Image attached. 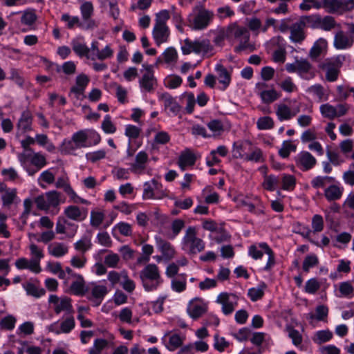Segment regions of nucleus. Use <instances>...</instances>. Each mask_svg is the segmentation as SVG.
I'll use <instances>...</instances> for the list:
<instances>
[{
    "mask_svg": "<svg viewBox=\"0 0 354 354\" xmlns=\"http://www.w3.org/2000/svg\"><path fill=\"white\" fill-rule=\"evenodd\" d=\"M64 214L66 218L80 222L87 217V210L76 205H69L64 209Z\"/></svg>",
    "mask_w": 354,
    "mask_h": 354,
    "instance_id": "10",
    "label": "nucleus"
},
{
    "mask_svg": "<svg viewBox=\"0 0 354 354\" xmlns=\"http://www.w3.org/2000/svg\"><path fill=\"white\" fill-rule=\"evenodd\" d=\"M10 79L21 88H24L26 85L24 78L22 77L21 73L17 69H11Z\"/></svg>",
    "mask_w": 354,
    "mask_h": 354,
    "instance_id": "50",
    "label": "nucleus"
},
{
    "mask_svg": "<svg viewBox=\"0 0 354 354\" xmlns=\"http://www.w3.org/2000/svg\"><path fill=\"white\" fill-rule=\"evenodd\" d=\"M140 277L145 289L151 291L160 284V274L158 268L155 264H148L140 272Z\"/></svg>",
    "mask_w": 354,
    "mask_h": 354,
    "instance_id": "3",
    "label": "nucleus"
},
{
    "mask_svg": "<svg viewBox=\"0 0 354 354\" xmlns=\"http://www.w3.org/2000/svg\"><path fill=\"white\" fill-rule=\"evenodd\" d=\"M297 73L303 78L310 79L315 75L314 73L311 71L312 65L306 59H297Z\"/></svg>",
    "mask_w": 354,
    "mask_h": 354,
    "instance_id": "18",
    "label": "nucleus"
},
{
    "mask_svg": "<svg viewBox=\"0 0 354 354\" xmlns=\"http://www.w3.org/2000/svg\"><path fill=\"white\" fill-rule=\"evenodd\" d=\"M89 82V78L85 74H80L76 77L75 86L71 88V92L78 95L83 94Z\"/></svg>",
    "mask_w": 354,
    "mask_h": 354,
    "instance_id": "23",
    "label": "nucleus"
},
{
    "mask_svg": "<svg viewBox=\"0 0 354 354\" xmlns=\"http://www.w3.org/2000/svg\"><path fill=\"white\" fill-rule=\"evenodd\" d=\"M266 288V285L263 283L258 288H252L248 290V296L253 301L260 299L264 294V289Z\"/></svg>",
    "mask_w": 354,
    "mask_h": 354,
    "instance_id": "40",
    "label": "nucleus"
},
{
    "mask_svg": "<svg viewBox=\"0 0 354 354\" xmlns=\"http://www.w3.org/2000/svg\"><path fill=\"white\" fill-rule=\"evenodd\" d=\"M159 249L161 250L163 256L168 259H172L175 255V250L170 243L161 239L157 240Z\"/></svg>",
    "mask_w": 354,
    "mask_h": 354,
    "instance_id": "32",
    "label": "nucleus"
},
{
    "mask_svg": "<svg viewBox=\"0 0 354 354\" xmlns=\"http://www.w3.org/2000/svg\"><path fill=\"white\" fill-rule=\"evenodd\" d=\"M181 50L184 55H188L191 53H198L197 40L192 41L189 39H185Z\"/></svg>",
    "mask_w": 354,
    "mask_h": 354,
    "instance_id": "41",
    "label": "nucleus"
},
{
    "mask_svg": "<svg viewBox=\"0 0 354 354\" xmlns=\"http://www.w3.org/2000/svg\"><path fill=\"white\" fill-rule=\"evenodd\" d=\"M344 189L336 185H332L324 190V196L328 201H335L342 196Z\"/></svg>",
    "mask_w": 354,
    "mask_h": 354,
    "instance_id": "25",
    "label": "nucleus"
},
{
    "mask_svg": "<svg viewBox=\"0 0 354 354\" xmlns=\"http://www.w3.org/2000/svg\"><path fill=\"white\" fill-rule=\"evenodd\" d=\"M215 70L217 73L218 81L226 88L231 82V74L222 64H217Z\"/></svg>",
    "mask_w": 354,
    "mask_h": 354,
    "instance_id": "27",
    "label": "nucleus"
},
{
    "mask_svg": "<svg viewBox=\"0 0 354 354\" xmlns=\"http://www.w3.org/2000/svg\"><path fill=\"white\" fill-rule=\"evenodd\" d=\"M195 161L194 155L190 151L186 150L179 156L178 165L182 170H185L187 167L193 165Z\"/></svg>",
    "mask_w": 354,
    "mask_h": 354,
    "instance_id": "31",
    "label": "nucleus"
},
{
    "mask_svg": "<svg viewBox=\"0 0 354 354\" xmlns=\"http://www.w3.org/2000/svg\"><path fill=\"white\" fill-rule=\"evenodd\" d=\"M37 20V15L32 10L25 11L21 18L22 24L27 26H32Z\"/></svg>",
    "mask_w": 354,
    "mask_h": 354,
    "instance_id": "52",
    "label": "nucleus"
},
{
    "mask_svg": "<svg viewBox=\"0 0 354 354\" xmlns=\"http://www.w3.org/2000/svg\"><path fill=\"white\" fill-rule=\"evenodd\" d=\"M322 68L326 71V78L329 82H334L337 79L339 74V65L335 62H326L322 64Z\"/></svg>",
    "mask_w": 354,
    "mask_h": 354,
    "instance_id": "21",
    "label": "nucleus"
},
{
    "mask_svg": "<svg viewBox=\"0 0 354 354\" xmlns=\"http://www.w3.org/2000/svg\"><path fill=\"white\" fill-rule=\"evenodd\" d=\"M54 310L56 314H59L62 311H66L67 313H71L72 305L71 299L68 297L61 298L60 301L56 306L54 307Z\"/></svg>",
    "mask_w": 354,
    "mask_h": 354,
    "instance_id": "37",
    "label": "nucleus"
},
{
    "mask_svg": "<svg viewBox=\"0 0 354 354\" xmlns=\"http://www.w3.org/2000/svg\"><path fill=\"white\" fill-rule=\"evenodd\" d=\"M104 214L102 212L92 211L91 212V225L94 227H99L103 222Z\"/></svg>",
    "mask_w": 354,
    "mask_h": 354,
    "instance_id": "57",
    "label": "nucleus"
},
{
    "mask_svg": "<svg viewBox=\"0 0 354 354\" xmlns=\"http://www.w3.org/2000/svg\"><path fill=\"white\" fill-rule=\"evenodd\" d=\"M171 288L174 290L180 292L186 288V277L185 274H181L178 278H176L171 281Z\"/></svg>",
    "mask_w": 354,
    "mask_h": 354,
    "instance_id": "43",
    "label": "nucleus"
},
{
    "mask_svg": "<svg viewBox=\"0 0 354 354\" xmlns=\"http://www.w3.org/2000/svg\"><path fill=\"white\" fill-rule=\"evenodd\" d=\"M198 53L207 54L210 53L213 47L208 39L197 40Z\"/></svg>",
    "mask_w": 354,
    "mask_h": 354,
    "instance_id": "55",
    "label": "nucleus"
},
{
    "mask_svg": "<svg viewBox=\"0 0 354 354\" xmlns=\"http://www.w3.org/2000/svg\"><path fill=\"white\" fill-rule=\"evenodd\" d=\"M92 247L91 240L88 236H83L74 244L76 250L84 254L87 250Z\"/></svg>",
    "mask_w": 354,
    "mask_h": 354,
    "instance_id": "35",
    "label": "nucleus"
},
{
    "mask_svg": "<svg viewBox=\"0 0 354 354\" xmlns=\"http://www.w3.org/2000/svg\"><path fill=\"white\" fill-rule=\"evenodd\" d=\"M317 162L316 159L307 151H302L298 156L297 164L304 170H308L313 168Z\"/></svg>",
    "mask_w": 354,
    "mask_h": 354,
    "instance_id": "19",
    "label": "nucleus"
},
{
    "mask_svg": "<svg viewBox=\"0 0 354 354\" xmlns=\"http://www.w3.org/2000/svg\"><path fill=\"white\" fill-rule=\"evenodd\" d=\"M26 290L28 295L35 297H39L44 295L46 292L44 288H39L32 283H28L26 286Z\"/></svg>",
    "mask_w": 354,
    "mask_h": 354,
    "instance_id": "59",
    "label": "nucleus"
},
{
    "mask_svg": "<svg viewBox=\"0 0 354 354\" xmlns=\"http://www.w3.org/2000/svg\"><path fill=\"white\" fill-rule=\"evenodd\" d=\"M148 160V155L145 151H140L136 156V161L131 165V171L137 172L145 168V164Z\"/></svg>",
    "mask_w": 354,
    "mask_h": 354,
    "instance_id": "33",
    "label": "nucleus"
},
{
    "mask_svg": "<svg viewBox=\"0 0 354 354\" xmlns=\"http://www.w3.org/2000/svg\"><path fill=\"white\" fill-rule=\"evenodd\" d=\"M322 7V2L317 0H303L299 6L300 9L305 11H308L311 8L319 9Z\"/></svg>",
    "mask_w": 354,
    "mask_h": 354,
    "instance_id": "49",
    "label": "nucleus"
},
{
    "mask_svg": "<svg viewBox=\"0 0 354 354\" xmlns=\"http://www.w3.org/2000/svg\"><path fill=\"white\" fill-rule=\"evenodd\" d=\"M102 128L104 131L106 133H113L116 131V127L113 124L111 120V117L106 115L102 123Z\"/></svg>",
    "mask_w": 354,
    "mask_h": 354,
    "instance_id": "61",
    "label": "nucleus"
},
{
    "mask_svg": "<svg viewBox=\"0 0 354 354\" xmlns=\"http://www.w3.org/2000/svg\"><path fill=\"white\" fill-rule=\"evenodd\" d=\"M182 243L183 250L192 254L201 252L205 249L204 241L197 236L196 228L192 226L187 228Z\"/></svg>",
    "mask_w": 354,
    "mask_h": 354,
    "instance_id": "2",
    "label": "nucleus"
},
{
    "mask_svg": "<svg viewBox=\"0 0 354 354\" xmlns=\"http://www.w3.org/2000/svg\"><path fill=\"white\" fill-rule=\"evenodd\" d=\"M145 71L140 80V86L145 91L150 92L153 89V85L155 84L156 80L153 75V71L152 70L151 66H145Z\"/></svg>",
    "mask_w": 354,
    "mask_h": 354,
    "instance_id": "12",
    "label": "nucleus"
},
{
    "mask_svg": "<svg viewBox=\"0 0 354 354\" xmlns=\"http://www.w3.org/2000/svg\"><path fill=\"white\" fill-rule=\"evenodd\" d=\"M30 162L35 166L37 169H40L47 164L46 158L42 154L34 152L31 157Z\"/></svg>",
    "mask_w": 354,
    "mask_h": 354,
    "instance_id": "54",
    "label": "nucleus"
},
{
    "mask_svg": "<svg viewBox=\"0 0 354 354\" xmlns=\"http://www.w3.org/2000/svg\"><path fill=\"white\" fill-rule=\"evenodd\" d=\"M170 18L168 10H162L156 15V24L159 26H167L166 22Z\"/></svg>",
    "mask_w": 354,
    "mask_h": 354,
    "instance_id": "63",
    "label": "nucleus"
},
{
    "mask_svg": "<svg viewBox=\"0 0 354 354\" xmlns=\"http://www.w3.org/2000/svg\"><path fill=\"white\" fill-rule=\"evenodd\" d=\"M257 125L258 129L261 130L270 129L274 127V121L272 118L264 116L258 119Z\"/></svg>",
    "mask_w": 354,
    "mask_h": 354,
    "instance_id": "45",
    "label": "nucleus"
},
{
    "mask_svg": "<svg viewBox=\"0 0 354 354\" xmlns=\"http://www.w3.org/2000/svg\"><path fill=\"white\" fill-rule=\"evenodd\" d=\"M16 194L17 192L15 189H8L6 190L5 194L2 196L3 205L5 206L11 205L16 197Z\"/></svg>",
    "mask_w": 354,
    "mask_h": 354,
    "instance_id": "58",
    "label": "nucleus"
},
{
    "mask_svg": "<svg viewBox=\"0 0 354 354\" xmlns=\"http://www.w3.org/2000/svg\"><path fill=\"white\" fill-rule=\"evenodd\" d=\"M46 197L48 207H57L60 203V193L57 191H50L46 192Z\"/></svg>",
    "mask_w": 354,
    "mask_h": 354,
    "instance_id": "39",
    "label": "nucleus"
},
{
    "mask_svg": "<svg viewBox=\"0 0 354 354\" xmlns=\"http://www.w3.org/2000/svg\"><path fill=\"white\" fill-rule=\"evenodd\" d=\"M214 17L212 11L207 10L202 5L196 6L189 15V23L194 30L206 28Z\"/></svg>",
    "mask_w": 354,
    "mask_h": 354,
    "instance_id": "1",
    "label": "nucleus"
},
{
    "mask_svg": "<svg viewBox=\"0 0 354 354\" xmlns=\"http://www.w3.org/2000/svg\"><path fill=\"white\" fill-rule=\"evenodd\" d=\"M306 26V21L304 19L293 24L290 27V39L295 43H301L304 40L306 35L304 28Z\"/></svg>",
    "mask_w": 354,
    "mask_h": 354,
    "instance_id": "11",
    "label": "nucleus"
},
{
    "mask_svg": "<svg viewBox=\"0 0 354 354\" xmlns=\"http://www.w3.org/2000/svg\"><path fill=\"white\" fill-rule=\"evenodd\" d=\"M207 127L214 135H218L223 131V124L219 120H213L210 121L208 122Z\"/></svg>",
    "mask_w": 354,
    "mask_h": 354,
    "instance_id": "64",
    "label": "nucleus"
},
{
    "mask_svg": "<svg viewBox=\"0 0 354 354\" xmlns=\"http://www.w3.org/2000/svg\"><path fill=\"white\" fill-rule=\"evenodd\" d=\"M75 322L73 316L66 317L64 321L60 323V329L55 330L57 334L61 333H68L75 327Z\"/></svg>",
    "mask_w": 354,
    "mask_h": 354,
    "instance_id": "36",
    "label": "nucleus"
},
{
    "mask_svg": "<svg viewBox=\"0 0 354 354\" xmlns=\"http://www.w3.org/2000/svg\"><path fill=\"white\" fill-rule=\"evenodd\" d=\"M48 251L55 257H61L68 253V248L63 243L54 242L48 245Z\"/></svg>",
    "mask_w": 354,
    "mask_h": 354,
    "instance_id": "26",
    "label": "nucleus"
},
{
    "mask_svg": "<svg viewBox=\"0 0 354 354\" xmlns=\"http://www.w3.org/2000/svg\"><path fill=\"white\" fill-rule=\"evenodd\" d=\"M328 314V308L324 305H319L316 307L315 314L310 313L306 315L310 324L315 326V321H324Z\"/></svg>",
    "mask_w": 354,
    "mask_h": 354,
    "instance_id": "16",
    "label": "nucleus"
},
{
    "mask_svg": "<svg viewBox=\"0 0 354 354\" xmlns=\"http://www.w3.org/2000/svg\"><path fill=\"white\" fill-rule=\"evenodd\" d=\"M247 145L250 146V142H246L237 147L236 151L239 156L247 161L260 162L262 159V151L259 149H254L250 154L241 153V150L245 149Z\"/></svg>",
    "mask_w": 354,
    "mask_h": 354,
    "instance_id": "20",
    "label": "nucleus"
},
{
    "mask_svg": "<svg viewBox=\"0 0 354 354\" xmlns=\"http://www.w3.org/2000/svg\"><path fill=\"white\" fill-rule=\"evenodd\" d=\"M113 55V50L111 48V47L107 45L102 50H100L98 54L94 53V60L100 59L104 60L106 59H109Z\"/></svg>",
    "mask_w": 354,
    "mask_h": 354,
    "instance_id": "62",
    "label": "nucleus"
},
{
    "mask_svg": "<svg viewBox=\"0 0 354 354\" xmlns=\"http://www.w3.org/2000/svg\"><path fill=\"white\" fill-rule=\"evenodd\" d=\"M354 44V37L343 30L337 31L334 36L333 45L336 49L344 50L351 48Z\"/></svg>",
    "mask_w": 354,
    "mask_h": 354,
    "instance_id": "8",
    "label": "nucleus"
},
{
    "mask_svg": "<svg viewBox=\"0 0 354 354\" xmlns=\"http://www.w3.org/2000/svg\"><path fill=\"white\" fill-rule=\"evenodd\" d=\"M107 345V341L104 339H97L93 348L89 351V354H100L103 348Z\"/></svg>",
    "mask_w": 354,
    "mask_h": 354,
    "instance_id": "60",
    "label": "nucleus"
},
{
    "mask_svg": "<svg viewBox=\"0 0 354 354\" xmlns=\"http://www.w3.org/2000/svg\"><path fill=\"white\" fill-rule=\"evenodd\" d=\"M32 120V117L31 113L29 111H24L17 124L18 129L21 131V133L30 131Z\"/></svg>",
    "mask_w": 354,
    "mask_h": 354,
    "instance_id": "28",
    "label": "nucleus"
},
{
    "mask_svg": "<svg viewBox=\"0 0 354 354\" xmlns=\"http://www.w3.org/2000/svg\"><path fill=\"white\" fill-rule=\"evenodd\" d=\"M88 140V134L86 131L81 130L75 133L71 138V141L64 142V150L69 153L71 150H74L79 148L86 147V142Z\"/></svg>",
    "mask_w": 354,
    "mask_h": 354,
    "instance_id": "4",
    "label": "nucleus"
},
{
    "mask_svg": "<svg viewBox=\"0 0 354 354\" xmlns=\"http://www.w3.org/2000/svg\"><path fill=\"white\" fill-rule=\"evenodd\" d=\"M122 277L123 279L121 281V285L123 289L128 292H132L136 288L134 282L129 278L127 273L125 271H122Z\"/></svg>",
    "mask_w": 354,
    "mask_h": 354,
    "instance_id": "53",
    "label": "nucleus"
},
{
    "mask_svg": "<svg viewBox=\"0 0 354 354\" xmlns=\"http://www.w3.org/2000/svg\"><path fill=\"white\" fill-rule=\"evenodd\" d=\"M153 37L158 46L166 42L169 37L168 26L155 25L153 30Z\"/></svg>",
    "mask_w": 354,
    "mask_h": 354,
    "instance_id": "17",
    "label": "nucleus"
},
{
    "mask_svg": "<svg viewBox=\"0 0 354 354\" xmlns=\"http://www.w3.org/2000/svg\"><path fill=\"white\" fill-rule=\"evenodd\" d=\"M337 25L333 17L325 16L322 19L320 28L326 31H330L335 28Z\"/></svg>",
    "mask_w": 354,
    "mask_h": 354,
    "instance_id": "44",
    "label": "nucleus"
},
{
    "mask_svg": "<svg viewBox=\"0 0 354 354\" xmlns=\"http://www.w3.org/2000/svg\"><path fill=\"white\" fill-rule=\"evenodd\" d=\"M327 41L325 39L320 38L317 40L313 46L311 48L309 56L313 59H316L318 57L322 51L326 48Z\"/></svg>",
    "mask_w": 354,
    "mask_h": 354,
    "instance_id": "34",
    "label": "nucleus"
},
{
    "mask_svg": "<svg viewBox=\"0 0 354 354\" xmlns=\"http://www.w3.org/2000/svg\"><path fill=\"white\" fill-rule=\"evenodd\" d=\"M296 146L292 144L291 141H284L283 142L281 148L279 151V155L283 158H287L289 156L290 151H295Z\"/></svg>",
    "mask_w": 354,
    "mask_h": 354,
    "instance_id": "56",
    "label": "nucleus"
},
{
    "mask_svg": "<svg viewBox=\"0 0 354 354\" xmlns=\"http://www.w3.org/2000/svg\"><path fill=\"white\" fill-rule=\"evenodd\" d=\"M161 100L164 102V106L166 109H169L174 114H178L180 111V106L176 102L174 97L168 93H164L161 95Z\"/></svg>",
    "mask_w": 354,
    "mask_h": 354,
    "instance_id": "30",
    "label": "nucleus"
},
{
    "mask_svg": "<svg viewBox=\"0 0 354 354\" xmlns=\"http://www.w3.org/2000/svg\"><path fill=\"white\" fill-rule=\"evenodd\" d=\"M162 185L156 180L146 182L144 184L143 198L145 199H160L165 194L161 190Z\"/></svg>",
    "mask_w": 354,
    "mask_h": 354,
    "instance_id": "5",
    "label": "nucleus"
},
{
    "mask_svg": "<svg viewBox=\"0 0 354 354\" xmlns=\"http://www.w3.org/2000/svg\"><path fill=\"white\" fill-rule=\"evenodd\" d=\"M322 7L330 14L339 13L342 14L348 11L346 8L347 5L346 1H342L340 0H323L322 2Z\"/></svg>",
    "mask_w": 354,
    "mask_h": 354,
    "instance_id": "9",
    "label": "nucleus"
},
{
    "mask_svg": "<svg viewBox=\"0 0 354 354\" xmlns=\"http://www.w3.org/2000/svg\"><path fill=\"white\" fill-rule=\"evenodd\" d=\"M183 339L184 338L180 337L179 335L172 334L169 337L167 348L169 351H174L182 346L183 343Z\"/></svg>",
    "mask_w": 354,
    "mask_h": 354,
    "instance_id": "38",
    "label": "nucleus"
},
{
    "mask_svg": "<svg viewBox=\"0 0 354 354\" xmlns=\"http://www.w3.org/2000/svg\"><path fill=\"white\" fill-rule=\"evenodd\" d=\"M75 281L71 283V291L75 295L82 296L85 295V281L82 275H75Z\"/></svg>",
    "mask_w": 354,
    "mask_h": 354,
    "instance_id": "29",
    "label": "nucleus"
},
{
    "mask_svg": "<svg viewBox=\"0 0 354 354\" xmlns=\"http://www.w3.org/2000/svg\"><path fill=\"white\" fill-rule=\"evenodd\" d=\"M332 337L333 333L330 330H319L316 333L314 341L317 344H322L329 341Z\"/></svg>",
    "mask_w": 354,
    "mask_h": 354,
    "instance_id": "46",
    "label": "nucleus"
},
{
    "mask_svg": "<svg viewBox=\"0 0 354 354\" xmlns=\"http://www.w3.org/2000/svg\"><path fill=\"white\" fill-rule=\"evenodd\" d=\"M321 284L316 278H312L307 281L305 286V291L308 294H315L319 288Z\"/></svg>",
    "mask_w": 354,
    "mask_h": 354,
    "instance_id": "51",
    "label": "nucleus"
},
{
    "mask_svg": "<svg viewBox=\"0 0 354 354\" xmlns=\"http://www.w3.org/2000/svg\"><path fill=\"white\" fill-rule=\"evenodd\" d=\"M225 36L235 38L242 37V39L245 40V42H248L250 38V34L245 28L239 27L235 24H232L227 27Z\"/></svg>",
    "mask_w": 354,
    "mask_h": 354,
    "instance_id": "14",
    "label": "nucleus"
},
{
    "mask_svg": "<svg viewBox=\"0 0 354 354\" xmlns=\"http://www.w3.org/2000/svg\"><path fill=\"white\" fill-rule=\"evenodd\" d=\"M319 263V259L315 254L307 255L303 262L302 268L304 272H308L310 268L317 266Z\"/></svg>",
    "mask_w": 354,
    "mask_h": 354,
    "instance_id": "42",
    "label": "nucleus"
},
{
    "mask_svg": "<svg viewBox=\"0 0 354 354\" xmlns=\"http://www.w3.org/2000/svg\"><path fill=\"white\" fill-rule=\"evenodd\" d=\"M266 83H258L256 85L258 94L262 102L265 104H270L279 98L280 94L274 88L266 89Z\"/></svg>",
    "mask_w": 354,
    "mask_h": 354,
    "instance_id": "7",
    "label": "nucleus"
},
{
    "mask_svg": "<svg viewBox=\"0 0 354 354\" xmlns=\"http://www.w3.org/2000/svg\"><path fill=\"white\" fill-rule=\"evenodd\" d=\"M238 297L236 295L227 292L221 293L216 299V302L222 305V312L225 315L231 314L237 305Z\"/></svg>",
    "mask_w": 354,
    "mask_h": 354,
    "instance_id": "6",
    "label": "nucleus"
},
{
    "mask_svg": "<svg viewBox=\"0 0 354 354\" xmlns=\"http://www.w3.org/2000/svg\"><path fill=\"white\" fill-rule=\"evenodd\" d=\"M299 111V107L295 108L294 111H292L289 106L285 104L281 103L277 105L276 115L280 121L288 120Z\"/></svg>",
    "mask_w": 354,
    "mask_h": 354,
    "instance_id": "15",
    "label": "nucleus"
},
{
    "mask_svg": "<svg viewBox=\"0 0 354 354\" xmlns=\"http://www.w3.org/2000/svg\"><path fill=\"white\" fill-rule=\"evenodd\" d=\"M73 51L80 57H86L88 59L94 60V53H90L89 48L83 43L73 40L71 42Z\"/></svg>",
    "mask_w": 354,
    "mask_h": 354,
    "instance_id": "22",
    "label": "nucleus"
},
{
    "mask_svg": "<svg viewBox=\"0 0 354 354\" xmlns=\"http://www.w3.org/2000/svg\"><path fill=\"white\" fill-rule=\"evenodd\" d=\"M342 208L343 214L346 218H354V193H351L347 196Z\"/></svg>",
    "mask_w": 354,
    "mask_h": 354,
    "instance_id": "24",
    "label": "nucleus"
},
{
    "mask_svg": "<svg viewBox=\"0 0 354 354\" xmlns=\"http://www.w3.org/2000/svg\"><path fill=\"white\" fill-rule=\"evenodd\" d=\"M278 183L279 178L277 176L273 175L266 176L262 185L267 190L274 191Z\"/></svg>",
    "mask_w": 354,
    "mask_h": 354,
    "instance_id": "47",
    "label": "nucleus"
},
{
    "mask_svg": "<svg viewBox=\"0 0 354 354\" xmlns=\"http://www.w3.org/2000/svg\"><path fill=\"white\" fill-rule=\"evenodd\" d=\"M320 111L325 118L328 119H333L337 117L335 107L329 104L322 105L320 106Z\"/></svg>",
    "mask_w": 354,
    "mask_h": 354,
    "instance_id": "48",
    "label": "nucleus"
},
{
    "mask_svg": "<svg viewBox=\"0 0 354 354\" xmlns=\"http://www.w3.org/2000/svg\"><path fill=\"white\" fill-rule=\"evenodd\" d=\"M206 311V306L200 299L192 300L187 306V313L193 319H197L202 316Z\"/></svg>",
    "mask_w": 354,
    "mask_h": 354,
    "instance_id": "13",
    "label": "nucleus"
}]
</instances>
